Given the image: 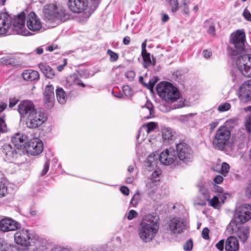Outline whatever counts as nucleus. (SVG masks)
Segmentation results:
<instances>
[{"instance_id": "a18cd8bd", "label": "nucleus", "mask_w": 251, "mask_h": 251, "mask_svg": "<svg viewBox=\"0 0 251 251\" xmlns=\"http://www.w3.org/2000/svg\"><path fill=\"white\" fill-rule=\"evenodd\" d=\"M229 165L226 162H223L222 164L221 173L226 176L229 172Z\"/></svg>"}, {"instance_id": "2f4dec72", "label": "nucleus", "mask_w": 251, "mask_h": 251, "mask_svg": "<svg viewBox=\"0 0 251 251\" xmlns=\"http://www.w3.org/2000/svg\"><path fill=\"white\" fill-rule=\"evenodd\" d=\"M142 112L149 113V115L147 116H145L144 118H151L153 113V106L151 102L147 101L146 104L142 107Z\"/></svg>"}, {"instance_id": "e2e57ef3", "label": "nucleus", "mask_w": 251, "mask_h": 251, "mask_svg": "<svg viewBox=\"0 0 251 251\" xmlns=\"http://www.w3.org/2000/svg\"><path fill=\"white\" fill-rule=\"evenodd\" d=\"M121 192L125 195L127 196L129 195V189L125 186H122L120 188Z\"/></svg>"}, {"instance_id": "72a5a7b5", "label": "nucleus", "mask_w": 251, "mask_h": 251, "mask_svg": "<svg viewBox=\"0 0 251 251\" xmlns=\"http://www.w3.org/2000/svg\"><path fill=\"white\" fill-rule=\"evenodd\" d=\"M156 182H151L149 179L146 183V191L148 194L151 196L157 190Z\"/></svg>"}, {"instance_id": "f257e3e1", "label": "nucleus", "mask_w": 251, "mask_h": 251, "mask_svg": "<svg viewBox=\"0 0 251 251\" xmlns=\"http://www.w3.org/2000/svg\"><path fill=\"white\" fill-rule=\"evenodd\" d=\"M25 19L23 12L13 17L6 12L0 13V35L6 36L12 32L24 36L29 35V32L25 28Z\"/></svg>"}, {"instance_id": "e433bc0d", "label": "nucleus", "mask_w": 251, "mask_h": 251, "mask_svg": "<svg viewBox=\"0 0 251 251\" xmlns=\"http://www.w3.org/2000/svg\"><path fill=\"white\" fill-rule=\"evenodd\" d=\"M167 1L171 8L173 13L176 12L178 9V2L177 0H165Z\"/></svg>"}, {"instance_id": "ea45409f", "label": "nucleus", "mask_w": 251, "mask_h": 251, "mask_svg": "<svg viewBox=\"0 0 251 251\" xmlns=\"http://www.w3.org/2000/svg\"><path fill=\"white\" fill-rule=\"evenodd\" d=\"M234 138L235 142H243L245 140V136L241 130H239L238 133L235 134Z\"/></svg>"}, {"instance_id": "bf43d9fd", "label": "nucleus", "mask_w": 251, "mask_h": 251, "mask_svg": "<svg viewBox=\"0 0 251 251\" xmlns=\"http://www.w3.org/2000/svg\"><path fill=\"white\" fill-rule=\"evenodd\" d=\"M224 240H221L216 244V247L219 250L222 251L224 249Z\"/></svg>"}, {"instance_id": "4d7b16f0", "label": "nucleus", "mask_w": 251, "mask_h": 251, "mask_svg": "<svg viewBox=\"0 0 251 251\" xmlns=\"http://www.w3.org/2000/svg\"><path fill=\"white\" fill-rule=\"evenodd\" d=\"M50 167V163L48 161H46L44 165L43 170L41 172V175L43 176L45 175L48 172Z\"/></svg>"}, {"instance_id": "6e6d98bb", "label": "nucleus", "mask_w": 251, "mask_h": 251, "mask_svg": "<svg viewBox=\"0 0 251 251\" xmlns=\"http://www.w3.org/2000/svg\"><path fill=\"white\" fill-rule=\"evenodd\" d=\"M245 194L247 197L251 198V180H250L249 184L246 188Z\"/></svg>"}, {"instance_id": "1a4fd4ad", "label": "nucleus", "mask_w": 251, "mask_h": 251, "mask_svg": "<svg viewBox=\"0 0 251 251\" xmlns=\"http://www.w3.org/2000/svg\"><path fill=\"white\" fill-rule=\"evenodd\" d=\"M36 239V236L29 230L22 229L14 234V241L19 245L27 247L31 244L30 241Z\"/></svg>"}, {"instance_id": "3c124183", "label": "nucleus", "mask_w": 251, "mask_h": 251, "mask_svg": "<svg viewBox=\"0 0 251 251\" xmlns=\"http://www.w3.org/2000/svg\"><path fill=\"white\" fill-rule=\"evenodd\" d=\"M70 78L74 80L75 84L81 86L82 87H84L85 86V84L81 80L77 79L75 75L71 76Z\"/></svg>"}, {"instance_id": "7c9ffc66", "label": "nucleus", "mask_w": 251, "mask_h": 251, "mask_svg": "<svg viewBox=\"0 0 251 251\" xmlns=\"http://www.w3.org/2000/svg\"><path fill=\"white\" fill-rule=\"evenodd\" d=\"M158 127V124L154 122L148 123L142 126L143 131H147L148 134L154 131Z\"/></svg>"}, {"instance_id": "a878e982", "label": "nucleus", "mask_w": 251, "mask_h": 251, "mask_svg": "<svg viewBox=\"0 0 251 251\" xmlns=\"http://www.w3.org/2000/svg\"><path fill=\"white\" fill-rule=\"evenodd\" d=\"M38 67L45 76L49 78H52L55 75L54 70L48 64L44 63L39 64Z\"/></svg>"}, {"instance_id": "7ed1b4c3", "label": "nucleus", "mask_w": 251, "mask_h": 251, "mask_svg": "<svg viewBox=\"0 0 251 251\" xmlns=\"http://www.w3.org/2000/svg\"><path fill=\"white\" fill-rule=\"evenodd\" d=\"M237 122L236 119H230L218 128L212 141V144L216 149L223 150L229 143L231 136L230 128H233L237 125Z\"/></svg>"}, {"instance_id": "4be33fe9", "label": "nucleus", "mask_w": 251, "mask_h": 251, "mask_svg": "<svg viewBox=\"0 0 251 251\" xmlns=\"http://www.w3.org/2000/svg\"><path fill=\"white\" fill-rule=\"evenodd\" d=\"M15 148L10 144H5L2 146V152L6 161L12 162L17 157L18 153Z\"/></svg>"}, {"instance_id": "4468645a", "label": "nucleus", "mask_w": 251, "mask_h": 251, "mask_svg": "<svg viewBox=\"0 0 251 251\" xmlns=\"http://www.w3.org/2000/svg\"><path fill=\"white\" fill-rule=\"evenodd\" d=\"M147 170L148 171H153L151 176L148 178L151 182H157L160 180V176L161 174L160 170L156 169L157 167L156 160H154L153 156L150 155L148 156L147 161Z\"/></svg>"}, {"instance_id": "09e8293b", "label": "nucleus", "mask_w": 251, "mask_h": 251, "mask_svg": "<svg viewBox=\"0 0 251 251\" xmlns=\"http://www.w3.org/2000/svg\"><path fill=\"white\" fill-rule=\"evenodd\" d=\"M200 192L203 195V199L208 200L209 192L206 188L203 186L201 187L200 188Z\"/></svg>"}, {"instance_id": "c85d7f7f", "label": "nucleus", "mask_w": 251, "mask_h": 251, "mask_svg": "<svg viewBox=\"0 0 251 251\" xmlns=\"http://www.w3.org/2000/svg\"><path fill=\"white\" fill-rule=\"evenodd\" d=\"M162 136L164 142H169L174 139V134L171 128L165 127L162 130Z\"/></svg>"}, {"instance_id": "58836bf2", "label": "nucleus", "mask_w": 251, "mask_h": 251, "mask_svg": "<svg viewBox=\"0 0 251 251\" xmlns=\"http://www.w3.org/2000/svg\"><path fill=\"white\" fill-rule=\"evenodd\" d=\"M231 104L227 102L220 104L218 107V110L220 112H226L231 108Z\"/></svg>"}, {"instance_id": "8fccbe9b", "label": "nucleus", "mask_w": 251, "mask_h": 251, "mask_svg": "<svg viewBox=\"0 0 251 251\" xmlns=\"http://www.w3.org/2000/svg\"><path fill=\"white\" fill-rule=\"evenodd\" d=\"M193 248V242L191 239L188 240L183 245V249L185 251H190Z\"/></svg>"}, {"instance_id": "9d476101", "label": "nucleus", "mask_w": 251, "mask_h": 251, "mask_svg": "<svg viewBox=\"0 0 251 251\" xmlns=\"http://www.w3.org/2000/svg\"><path fill=\"white\" fill-rule=\"evenodd\" d=\"M236 65L241 74L246 77H251V54H245L239 56L236 60Z\"/></svg>"}, {"instance_id": "473e14b6", "label": "nucleus", "mask_w": 251, "mask_h": 251, "mask_svg": "<svg viewBox=\"0 0 251 251\" xmlns=\"http://www.w3.org/2000/svg\"><path fill=\"white\" fill-rule=\"evenodd\" d=\"M213 190L215 192L217 193V196L219 197L221 201L223 203L226 198V195L228 194L224 191L223 188L217 185L214 186Z\"/></svg>"}, {"instance_id": "ddd939ff", "label": "nucleus", "mask_w": 251, "mask_h": 251, "mask_svg": "<svg viewBox=\"0 0 251 251\" xmlns=\"http://www.w3.org/2000/svg\"><path fill=\"white\" fill-rule=\"evenodd\" d=\"M176 150L178 158L185 163L191 162L193 158L192 151L186 143H179L176 145Z\"/></svg>"}, {"instance_id": "052dcab7", "label": "nucleus", "mask_w": 251, "mask_h": 251, "mask_svg": "<svg viewBox=\"0 0 251 251\" xmlns=\"http://www.w3.org/2000/svg\"><path fill=\"white\" fill-rule=\"evenodd\" d=\"M0 251H11V246L8 244H2L0 247Z\"/></svg>"}, {"instance_id": "5fc2aeb1", "label": "nucleus", "mask_w": 251, "mask_h": 251, "mask_svg": "<svg viewBox=\"0 0 251 251\" xmlns=\"http://www.w3.org/2000/svg\"><path fill=\"white\" fill-rule=\"evenodd\" d=\"M243 16L246 20L251 22V14L247 8L244 10Z\"/></svg>"}, {"instance_id": "39448f33", "label": "nucleus", "mask_w": 251, "mask_h": 251, "mask_svg": "<svg viewBox=\"0 0 251 251\" xmlns=\"http://www.w3.org/2000/svg\"><path fill=\"white\" fill-rule=\"evenodd\" d=\"M156 91L160 98L168 102L175 101L180 96L177 88L167 81L161 82L158 84Z\"/></svg>"}, {"instance_id": "79ce46f5", "label": "nucleus", "mask_w": 251, "mask_h": 251, "mask_svg": "<svg viewBox=\"0 0 251 251\" xmlns=\"http://www.w3.org/2000/svg\"><path fill=\"white\" fill-rule=\"evenodd\" d=\"M158 79L156 77L151 78L148 83H144V85L151 91L152 90L154 85L157 82Z\"/></svg>"}, {"instance_id": "aec40b11", "label": "nucleus", "mask_w": 251, "mask_h": 251, "mask_svg": "<svg viewBox=\"0 0 251 251\" xmlns=\"http://www.w3.org/2000/svg\"><path fill=\"white\" fill-rule=\"evenodd\" d=\"M44 101L45 106L48 108L53 106L54 101V87L52 85L45 87L44 93Z\"/></svg>"}, {"instance_id": "6e6552de", "label": "nucleus", "mask_w": 251, "mask_h": 251, "mask_svg": "<svg viewBox=\"0 0 251 251\" xmlns=\"http://www.w3.org/2000/svg\"><path fill=\"white\" fill-rule=\"evenodd\" d=\"M26 24L29 32V35L40 32L42 29L43 24L40 18L33 12H30L26 17Z\"/></svg>"}, {"instance_id": "c03bdc74", "label": "nucleus", "mask_w": 251, "mask_h": 251, "mask_svg": "<svg viewBox=\"0 0 251 251\" xmlns=\"http://www.w3.org/2000/svg\"><path fill=\"white\" fill-rule=\"evenodd\" d=\"M107 53L109 55V60L111 62H115L118 59V55L117 53L114 52L112 50L108 49L107 51Z\"/></svg>"}, {"instance_id": "20e7f679", "label": "nucleus", "mask_w": 251, "mask_h": 251, "mask_svg": "<svg viewBox=\"0 0 251 251\" xmlns=\"http://www.w3.org/2000/svg\"><path fill=\"white\" fill-rule=\"evenodd\" d=\"M45 20L48 23L64 22L70 18V14L63 7H57L54 4H46L43 9Z\"/></svg>"}, {"instance_id": "338daca9", "label": "nucleus", "mask_w": 251, "mask_h": 251, "mask_svg": "<svg viewBox=\"0 0 251 251\" xmlns=\"http://www.w3.org/2000/svg\"><path fill=\"white\" fill-rule=\"evenodd\" d=\"M203 55L204 58L208 59L212 55V52L207 50H205L203 51Z\"/></svg>"}, {"instance_id": "dca6fc26", "label": "nucleus", "mask_w": 251, "mask_h": 251, "mask_svg": "<svg viewBox=\"0 0 251 251\" xmlns=\"http://www.w3.org/2000/svg\"><path fill=\"white\" fill-rule=\"evenodd\" d=\"M176 159V151L173 148L167 149L163 151L160 153L159 157L160 163L165 166L173 164Z\"/></svg>"}, {"instance_id": "a19ab883", "label": "nucleus", "mask_w": 251, "mask_h": 251, "mask_svg": "<svg viewBox=\"0 0 251 251\" xmlns=\"http://www.w3.org/2000/svg\"><path fill=\"white\" fill-rule=\"evenodd\" d=\"M148 133L147 131H143L142 130V127L139 129L138 133L137 135V139L138 142H142L144 141L146 138Z\"/></svg>"}, {"instance_id": "de8ad7c7", "label": "nucleus", "mask_w": 251, "mask_h": 251, "mask_svg": "<svg viewBox=\"0 0 251 251\" xmlns=\"http://www.w3.org/2000/svg\"><path fill=\"white\" fill-rule=\"evenodd\" d=\"M7 192V186L3 182H0V198L4 197Z\"/></svg>"}, {"instance_id": "f3484780", "label": "nucleus", "mask_w": 251, "mask_h": 251, "mask_svg": "<svg viewBox=\"0 0 251 251\" xmlns=\"http://www.w3.org/2000/svg\"><path fill=\"white\" fill-rule=\"evenodd\" d=\"M43 151V144L39 139L35 138L29 140L26 147L28 154L36 156L40 154Z\"/></svg>"}, {"instance_id": "9b49d317", "label": "nucleus", "mask_w": 251, "mask_h": 251, "mask_svg": "<svg viewBox=\"0 0 251 251\" xmlns=\"http://www.w3.org/2000/svg\"><path fill=\"white\" fill-rule=\"evenodd\" d=\"M187 226V222L184 219L175 217L170 220L168 229L171 234L178 235L183 232L186 230Z\"/></svg>"}, {"instance_id": "f03ea898", "label": "nucleus", "mask_w": 251, "mask_h": 251, "mask_svg": "<svg viewBox=\"0 0 251 251\" xmlns=\"http://www.w3.org/2000/svg\"><path fill=\"white\" fill-rule=\"evenodd\" d=\"M159 228L158 218L152 214L146 215L139 224L138 231L139 237L143 242H150L156 236Z\"/></svg>"}, {"instance_id": "f8f14e48", "label": "nucleus", "mask_w": 251, "mask_h": 251, "mask_svg": "<svg viewBox=\"0 0 251 251\" xmlns=\"http://www.w3.org/2000/svg\"><path fill=\"white\" fill-rule=\"evenodd\" d=\"M46 121L43 112L35 110L25 120L26 126L31 129L36 128L41 126Z\"/></svg>"}, {"instance_id": "bb28decb", "label": "nucleus", "mask_w": 251, "mask_h": 251, "mask_svg": "<svg viewBox=\"0 0 251 251\" xmlns=\"http://www.w3.org/2000/svg\"><path fill=\"white\" fill-rule=\"evenodd\" d=\"M7 104L3 102H0V132L6 131V125L4 121V115L1 113L5 109Z\"/></svg>"}, {"instance_id": "774afa93", "label": "nucleus", "mask_w": 251, "mask_h": 251, "mask_svg": "<svg viewBox=\"0 0 251 251\" xmlns=\"http://www.w3.org/2000/svg\"><path fill=\"white\" fill-rule=\"evenodd\" d=\"M36 251H50L46 246H41L36 249Z\"/></svg>"}, {"instance_id": "6ab92c4d", "label": "nucleus", "mask_w": 251, "mask_h": 251, "mask_svg": "<svg viewBox=\"0 0 251 251\" xmlns=\"http://www.w3.org/2000/svg\"><path fill=\"white\" fill-rule=\"evenodd\" d=\"M20 227V224L11 219L6 218L0 220V230L3 232L16 230Z\"/></svg>"}, {"instance_id": "0eeeda50", "label": "nucleus", "mask_w": 251, "mask_h": 251, "mask_svg": "<svg viewBox=\"0 0 251 251\" xmlns=\"http://www.w3.org/2000/svg\"><path fill=\"white\" fill-rule=\"evenodd\" d=\"M245 40V34L243 31L238 30L235 33H232L230 36L229 53L231 55L235 56L242 51L244 50Z\"/></svg>"}, {"instance_id": "0e129e2a", "label": "nucleus", "mask_w": 251, "mask_h": 251, "mask_svg": "<svg viewBox=\"0 0 251 251\" xmlns=\"http://www.w3.org/2000/svg\"><path fill=\"white\" fill-rule=\"evenodd\" d=\"M223 181V177L220 175H217L214 178V182L216 184H220Z\"/></svg>"}, {"instance_id": "37998d69", "label": "nucleus", "mask_w": 251, "mask_h": 251, "mask_svg": "<svg viewBox=\"0 0 251 251\" xmlns=\"http://www.w3.org/2000/svg\"><path fill=\"white\" fill-rule=\"evenodd\" d=\"M245 127L247 132L250 133L251 132V113L246 118Z\"/></svg>"}, {"instance_id": "423d86ee", "label": "nucleus", "mask_w": 251, "mask_h": 251, "mask_svg": "<svg viewBox=\"0 0 251 251\" xmlns=\"http://www.w3.org/2000/svg\"><path fill=\"white\" fill-rule=\"evenodd\" d=\"M251 219V205L248 203L242 204L238 207L232 220L229 224V226L234 230V226L239 225L243 224Z\"/></svg>"}, {"instance_id": "412c9836", "label": "nucleus", "mask_w": 251, "mask_h": 251, "mask_svg": "<svg viewBox=\"0 0 251 251\" xmlns=\"http://www.w3.org/2000/svg\"><path fill=\"white\" fill-rule=\"evenodd\" d=\"M69 9L74 13H80L85 10L88 6L87 0H68Z\"/></svg>"}, {"instance_id": "864d4df0", "label": "nucleus", "mask_w": 251, "mask_h": 251, "mask_svg": "<svg viewBox=\"0 0 251 251\" xmlns=\"http://www.w3.org/2000/svg\"><path fill=\"white\" fill-rule=\"evenodd\" d=\"M207 32L212 36H214L216 34V29L215 25L212 23L207 29Z\"/></svg>"}, {"instance_id": "393cba45", "label": "nucleus", "mask_w": 251, "mask_h": 251, "mask_svg": "<svg viewBox=\"0 0 251 251\" xmlns=\"http://www.w3.org/2000/svg\"><path fill=\"white\" fill-rule=\"evenodd\" d=\"M22 76L24 79L30 81H37L40 78L38 72L31 69L25 70L22 73Z\"/></svg>"}, {"instance_id": "c9c22d12", "label": "nucleus", "mask_w": 251, "mask_h": 251, "mask_svg": "<svg viewBox=\"0 0 251 251\" xmlns=\"http://www.w3.org/2000/svg\"><path fill=\"white\" fill-rule=\"evenodd\" d=\"M141 200L140 194L139 192H136L131 199L130 204L133 207H136Z\"/></svg>"}, {"instance_id": "5701e85b", "label": "nucleus", "mask_w": 251, "mask_h": 251, "mask_svg": "<svg viewBox=\"0 0 251 251\" xmlns=\"http://www.w3.org/2000/svg\"><path fill=\"white\" fill-rule=\"evenodd\" d=\"M239 248V242L234 236H230L227 238L225 243L226 251H237Z\"/></svg>"}, {"instance_id": "f704fd0d", "label": "nucleus", "mask_w": 251, "mask_h": 251, "mask_svg": "<svg viewBox=\"0 0 251 251\" xmlns=\"http://www.w3.org/2000/svg\"><path fill=\"white\" fill-rule=\"evenodd\" d=\"M250 235V231L248 229L241 228L239 230L238 233V236L240 239L241 241L245 243L248 239Z\"/></svg>"}, {"instance_id": "603ef678", "label": "nucleus", "mask_w": 251, "mask_h": 251, "mask_svg": "<svg viewBox=\"0 0 251 251\" xmlns=\"http://www.w3.org/2000/svg\"><path fill=\"white\" fill-rule=\"evenodd\" d=\"M122 90H123V92L125 96H131L132 92H131V90L129 86H128V85L123 86Z\"/></svg>"}, {"instance_id": "b1692460", "label": "nucleus", "mask_w": 251, "mask_h": 251, "mask_svg": "<svg viewBox=\"0 0 251 251\" xmlns=\"http://www.w3.org/2000/svg\"><path fill=\"white\" fill-rule=\"evenodd\" d=\"M27 138L21 133H16L12 138V145L17 149L25 147Z\"/></svg>"}, {"instance_id": "4c0bfd02", "label": "nucleus", "mask_w": 251, "mask_h": 251, "mask_svg": "<svg viewBox=\"0 0 251 251\" xmlns=\"http://www.w3.org/2000/svg\"><path fill=\"white\" fill-rule=\"evenodd\" d=\"M209 201V204L210 206L213 207L215 208H218L219 207V202L221 200L219 197L217 196H215L212 199L210 200H207Z\"/></svg>"}, {"instance_id": "49530a36", "label": "nucleus", "mask_w": 251, "mask_h": 251, "mask_svg": "<svg viewBox=\"0 0 251 251\" xmlns=\"http://www.w3.org/2000/svg\"><path fill=\"white\" fill-rule=\"evenodd\" d=\"M138 213L134 210H130L126 215V217L128 220H132L138 217Z\"/></svg>"}, {"instance_id": "c756f323", "label": "nucleus", "mask_w": 251, "mask_h": 251, "mask_svg": "<svg viewBox=\"0 0 251 251\" xmlns=\"http://www.w3.org/2000/svg\"><path fill=\"white\" fill-rule=\"evenodd\" d=\"M56 98L61 104H65L67 101V95L64 90L62 88H57L56 90Z\"/></svg>"}, {"instance_id": "a211bd4d", "label": "nucleus", "mask_w": 251, "mask_h": 251, "mask_svg": "<svg viewBox=\"0 0 251 251\" xmlns=\"http://www.w3.org/2000/svg\"><path fill=\"white\" fill-rule=\"evenodd\" d=\"M239 97L241 101L247 102L251 100V80L245 81L239 89Z\"/></svg>"}, {"instance_id": "69168bd1", "label": "nucleus", "mask_w": 251, "mask_h": 251, "mask_svg": "<svg viewBox=\"0 0 251 251\" xmlns=\"http://www.w3.org/2000/svg\"><path fill=\"white\" fill-rule=\"evenodd\" d=\"M0 64L3 65H7L10 64L9 60L7 57H4L0 59Z\"/></svg>"}, {"instance_id": "13d9d810", "label": "nucleus", "mask_w": 251, "mask_h": 251, "mask_svg": "<svg viewBox=\"0 0 251 251\" xmlns=\"http://www.w3.org/2000/svg\"><path fill=\"white\" fill-rule=\"evenodd\" d=\"M209 230L208 228L207 227H205L203 229V230L202 231L201 234H202V237L203 239H204L205 240L209 239Z\"/></svg>"}, {"instance_id": "cd10ccee", "label": "nucleus", "mask_w": 251, "mask_h": 251, "mask_svg": "<svg viewBox=\"0 0 251 251\" xmlns=\"http://www.w3.org/2000/svg\"><path fill=\"white\" fill-rule=\"evenodd\" d=\"M141 55L144 60L145 68H147L151 65L155 66L156 63L155 59L153 57H152V59H151L150 53L147 51L144 53L141 52Z\"/></svg>"}, {"instance_id": "680f3d73", "label": "nucleus", "mask_w": 251, "mask_h": 251, "mask_svg": "<svg viewBox=\"0 0 251 251\" xmlns=\"http://www.w3.org/2000/svg\"><path fill=\"white\" fill-rule=\"evenodd\" d=\"M19 100L16 98H12L9 100V106L10 108L14 107L18 102Z\"/></svg>"}, {"instance_id": "2eb2a0df", "label": "nucleus", "mask_w": 251, "mask_h": 251, "mask_svg": "<svg viewBox=\"0 0 251 251\" xmlns=\"http://www.w3.org/2000/svg\"><path fill=\"white\" fill-rule=\"evenodd\" d=\"M35 110V106L30 100L22 101L18 105V111L23 118H26L31 115Z\"/></svg>"}]
</instances>
